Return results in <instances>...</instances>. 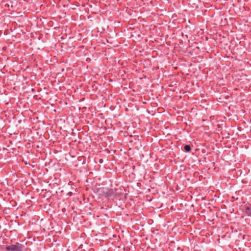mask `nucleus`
Returning a JSON list of instances; mask_svg holds the SVG:
<instances>
[{
	"label": "nucleus",
	"instance_id": "3",
	"mask_svg": "<svg viewBox=\"0 0 251 251\" xmlns=\"http://www.w3.org/2000/svg\"><path fill=\"white\" fill-rule=\"evenodd\" d=\"M246 212L248 215L251 216V206L246 208Z\"/></svg>",
	"mask_w": 251,
	"mask_h": 251
},
{
	"label": "nucleus",
	"instance_id": "4",
	"mask_svg": "<svg viewBox=\"0 0 251 251\" xmlns=\"http://www.w3.org/2000/svg\"><path fill=\"white\" fill-rule=\"evenodd\" d=\"M184 149L186 152H189L191 151V147L189 145H185Z\"/></svg>",
	"mask_w": 251,
	"mask_h": 251
},
{
	"label": "nucleus",
	"instance_id": "5",
	"mask_svg": "<svg viewBox=\"0 0 251 251\" xmlns=\"http://www.w3.org/2000/svg\"><path fill=\"white\" fill-rule=\"evenodd\" d=\"M177 250H178V251H181L180 248H179V247L177 248Z\"/></svg>",
	"mask_w": 251,
	"mask_h": 251
},
{
	"label": "nucleus",
	"instance_id": "2",
	"mask_svg": "<svg viewBox=\"0 0 251 251\" xmlns=\"http://www.w3.org/2000/svg\"><path fill=\"white\" fill-rule=\"evenodd\" d=\"M23 249L24 246L19 243L5 247L6 250L8 251H22Z\"/></svg>",
	"mask_w": 251,
	"mask_h": 251
},
{
	"label": "nucleus",
	"instance_id": "1",
	"mask_svg": "<svg viewBox=\"0 0 251 251\" xmlns=\"http://www.w3.org/2000/svg\"><path fill=\"white\" fill-rule=\"evenodd\" d=\"M97 193L99 195L105 198L112 197L114 198L119 197L120 195V193L118 192L117 189L103 187L97 188Z\"/></svg>",
	"mask_w": 251,
	"mask_h": 251
},
{
	"label": "nucleus",
	"instance_id": "6",
	"mask_svg": "<svg viewBox=\"0 0 251 251\" xmlns=\"http://www.w3.org/2000/svg\"><path fill=\"white\" fill-rule=\"evenodd\" d=\"M173 18H174V21H175V19H174V18H175V15H174Z\"/></svg>",
	"mask_w": 251,
	"mask_h": 251
}]
</instances>
